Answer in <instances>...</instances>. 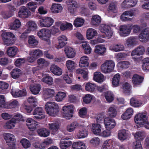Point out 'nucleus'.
Listing matches in <instances>:
<instances>
[{
	"label": "nucleus",
	"mask_w": 149,
	"mask_h": 149,
	"mask_svg": "<svg viewBox=\"0 0 149 149\" xmlns=\"http://www.w3.org/2000/svg\"><path fill=\"white\" fill-rule=\"evenodd\" d=\"M65 65L67 69L70 72L72 71L77 67L76 63L70 60L66 61Z\"/></svg>",
	"instance_id": "obj_35"
},
{
	"label": "nucleus",
	"mask_w": 149,
	"mask_h": 149,
	"mask_svg": "<svg viewBox=\"0 0 149 149\" xmlns=\"http://www.w3.org/2000/svg\"><path fill=\"white\" fill-rule=\"evenodd\" d=\"M94 80L98 83L103 82L104 80V77L100 72H96L94 74Z\"/></svg>",
	"instance_id": "obj_36"
},
{
	"label": "nucleus",
	"mask_w": 149,
	"mask_h": 149,
	"mask_svg": "<svg viewBox=\"0 0 149 149\" xmlns=\"http://www.w3.org/2000/svg\"><path fill=\"white\" fill-rule=\"evenodd\" d=\"M138 43V38L137 36H131L128 38L126 40L127 45L134 46Z\"/></svg>",
	"instance_id": "obj_34"
},
{
	"label": "nucleus",
	"mask_w": 149,
	"mask_h": 149,
	"mask_svg": "<svg viewBox=\"0 0 149 149\" xmlns=\"http://www.w3.org/2000/svg\"><path fill=\"white\" fill-rule=\"evenodd\" d=\"M74 107L72 105H65L62 108L63 115L68 119H70L73 117Z\"/></svg>",
	"instance_id": "obj_4"
},
{
	"label": "nucleus",
	"mask_w": 149,
	"mask_h": 149,
	"mask_svg": "<svg viewBox=\"0 0 149 149\" xmlns=\"http://www.w3.org/2000/svg\"><path fill=\"white\" fill-rule=\"evenodd\" d=\"M54 19L49 17H44L39 20V25L41 27H49L54 22Z\"/></svg>",
	"instance_id": "obj_7"
},
{
	"label": "nucleus",
	"mask_w": 149,
	"mask_h": 149,
	"mask_svg": "<svg viewBox=\"0 0 149 149\" xmlns=\"http://www.w3.org/2000/svg\"><path fill=\"white\" fill-rule=\"evenodd\" d=\"M52 11L54 13H58L62 9V7L60 4H53L51 8Z\"/></svg>",
	"instance_id": "obj_52"
},
{
	"label": "nucleus",
	"mask_w": 149,
	"mask_h": 149,
	"mask_svg": "<svg viewBox=\"0 0 149 149\" xmlns=\"http://www.w3.org/2000/svg\"><path fill=\"white\" fill-rule=\"evenodd\" d=\"M139 40L143 43L149 41V30L146 28L141 31L138 36Z\"/></svg>",
	"instance_id": "obj_9"
},
{
	"label": "nucleus",
	"mask_w": 149,
	"mask_h": 149,
	"mask_svg": "<svg viewBox=\"0 0 149 149\" xmlns=\"http://www.w3.org/2000/svg\"><path fill=\"white\" fill-rule=\"evenodd\" d=\"M73 26L70 23L65 22L61 24L60 28L61 30L64 31L66 30H71L72 29Z\"/></svg>",
	"instance_id": "obj_50"
},
{
	"label": "nucleus",
	"mask_w": 149,
	"mask_h": 149,
	"mask_svg": "<svg viewBox=\"0 0 149 149\" xmlns=\"http://www.w3.org/2000/svg\"><path fill=\"white\" fill-rule=\"evenodd\" d=\"M130 103L131 106L134 107H139L143 104L142 101L134 97L131 99Z\"/></svg>",
	"instance_id": "obj_38"
},
{
	"label": "nucleus",
	"mask_w": 149,
	"mask_h": 149,
	"mask_svg": "<svg viewBox=\"0 0 149 149\" xmlns=\"http://www.w3.org/2000/svg\"><path fill=\"white\" fill-rule=\"evenodd\" d=\"M82 47L85 54H89L91 52L92 49L89 44L85 42L82 45Z\"/></svg>",
	"instance_id": "obj_57"
},
{
	"label": "nucleus",
	"mask_w": 149,
	"mask_h": 149,
	"mask_svg": "<svg viewBox=\"0 0 149 149\" xmlns=\"http://www.w3.org/2000/svg\"><path fill=\"white\" fill-rule=\"evenodd\" d=\"M27 8L31 11L34 12L37 8V3L34 1H31L26 4Z\"/></svg>",
	"instance_id": "obj_64"
},
{
	"label": "nucleus",
	"mask_w": 149,
	"mask_h": 149,
	"mask_svg": "<svg viewBox=\"0 0 149 149\" xmlns=\"http://www.w3.org/2000/svg\"><path fill=\"white\" fill-rule=\"evenodd\" d=\"M79 127V123L76 121H74L67 125V130L68 132H71L74 131L77 128Z\"/></svg>",
	"instance_id": "obj_43"
},
{
	"label": "nucleus",
	"mask_w": 149,
	"mask_h": 149,
	"mask_svg": "<svg viewBox=\"0 0 149 149\" xmlns=\"http://www.w3.org/2000/svg\"><path fill=\"white\" fill-rule=\"evenodd\" d=\"M142 69L145 71H149V58L146 57L143 60Z\"/></svg>",
	"instance_id": "obj_59"
},
{
	"label": "nucleus",
	"mask_w": 149,
	"mask_h": 149,
	"mask_svg": "<svg viewBox=\"0 0 149 149\" xmlns=\"http://www.w3.org/2000/svg\"><path fill=\"white\" fill-rule=\"evenodd\" d=\"M72 147L76 149H86L85 144L82 141H77L74 142L72 144Z\"/></svg>",
	"instance_id": "obj_46"
},
{
	"label": "nucleus",
	"mask_w": 149,
	"mask_h": 149,
	"mask_svg": "<svg viewBox=\"0 0 149 149\" xmlns=\"http://www.w3.org/2000/svg\"><path fill=\"white\" fill-rule=\"evenodd\" d=\"M88 132L85 129H80L76 135L77 138L78 139H83L87 136Z\"/></svg>",
	"instance_id": "obj_42"
},
{
	"label": "nucleus",
	"mask_w": 149,
	"mask_h": 149,
	"mask_svg": "<svg viewBox=\"0 0 149 149\" xmlns=\"http://www.w3.org/2000/svg\"><path fill=\"white\" fill-rule=\"evenodd\" d=\"M101 126L99 124L93 123L92 125L91 131L95 135L99 136L101 131Z\"/></svg>",
	"instance_id": "obj_29"
},
{
	"label": "nucleus",
	"mask_w": 149,
	"mask_h": 149,
	"mask_svg": "<svg viewBox=\"0 0 149 149\" xmlns=\"http://www.w3.org/2000/svg\"><path fill=\"white\" fill-rule=\"evenodd\" d=\"M145 48L142 45H139L133 50L131 53V55L133 56L134 55L140 56L143 54L145 52Z\"/></svg>",
	"instance_id": "obj_16"
},
{
	"label": "nucleus",
	"mask_w": 149,
	"mask_h": 149,
	"mask_svg": "<svg viewBox=\"0 0 149 149\" xmlns=\"http://www.w3.org/2000/svg\"><path fill=\"white\" fill-rule=\"evenodd\" d=\"M66 96L65 92L59 91L58 92L55 96V99L57 102L62 101Z\"/></svg>",
	"instance_id": "obj_54"
},
{
	"label": "nucleus",
	"mask_w": 149,
	"mask_h": 149,
	"mask_svg": "<svg viewBox=\"0 0 149 149\" xmlns=\"http://www.w3.org/2000/svg\"><path fill=\"white\" fill-rule=\"evenodd\" d=\"M58 41V45L56 46L58 49H60L63 47L67 44V41L68 40L67 36L64 35H62L57 38Z\"/></svg>",
	"instance_id": "obj_12"
},
{
	"label": "nucleus",
	"mask_w": 149,
	"mask_h": 149,
	"mask_svg": "<svg viewBox=\"0 0 149 149\" xmlns=\"http://www.w3.org/2000/svg\"><path fill=\"white\" fill-rule=\"evenodd\" d=\"M101 22V18L98 15H95L92 16L91 19V24L93 25H98Z\"/></svg>",
	"instance_id": "obj_55"
},
{
	"label": "nucleus",
	"mask_w": 149,
	"mask_h": 149,
	"mask_svg": "<svg viewBox=\"0 0 149 149\" xmlns=\"http://www.w3.org/2000/svg\"><path fill=\"white\" fill-rule=\"evenodd\" d=\"M130 135L128 131L124 129L121 130L119 132L118 136L120 140L123 141L129 138Z\"/></svg>",
	"instance_id": "obj_17"
},
{
	"label": "nucleus",
	"mask_w": 149,
	"mask_h": 149,
	"mask_svg": "<svg viewBox=\"0 0 149 149\" xmlns=\"http://www.w3.org/2000/svg\"><path fill=\"white\" fill-rule=\"evenodd\" d=\"M26 122L27 126L30 130L33 131L36 129L38 124L35 120L31 118H28L26 119Z\"/></svg>",
	"instance_id": "obj_15"
},
{
	"label": "nucleus",
	"mask_w": 149,
	"mask_h": 149,
	"mask_svg": "<svg viewBox=\"0 0 149 149\" xmlns=\"http://www.w3.org/2000/svg\"><path fill=\"white\" fill-rule=\"evenodd\" d=\"M115 66V63L111 60L105 61L101 66V70L102 72L105 74L110 73L112 72Z\"/></svg>",
	"instance_id": "obj_2"
},
{
	"label": "nucleus",
	"mask_w": 149,
	"mask_h": 149,
	"mask_svg": "<svg viewBox=\"0 0 149 149\" xmlns=\"http://www.w3.org/2000/svg\"><path fill=\"white\" fill-rule=\"evenodd\" d=\"M114 142L112 139L106 140L103 142L101 149H111Z\"/></svg>",
	"instance_id": "obj_27"
},
{
	"label": "nucleus",
	"mask_w": 149,
	"mask_h": 149,
	"mask_svg": "<svg viewBox=\"0 0 149 149\" xmlns=\"http://www.w3.org/2000/svg\"><path fill=\"white\" fill-rule=\"evenodd\" d=\"M104 126L107 130H111L114 128L116 124L114 119L108 117L105 118L104 120Z\"/></svg>",
	"instance_id": "obj_10"
},
{
	"label": "nucleus",
	"mask_w": 149,
	"mask_h": 149,
	"mask_svg": "<svg viewBox=\"0 0 149 149\" xmlns=\"http://www.w3.org/2000/svg\"><path fill=\"white\" fill-rule=\"evenodd\" d=\"M96 30L93 28H89L86 31V38L88 40H91L94 38L97 35Z\"/></svg>",
	"instance_id": "obj_26"
},
{
	"label": "nucleus",
	"mask_w": 149,
	"mask_h": 149,
	"mask_svg": "<svg viewBox=\"0 0 149 149\" xmlns=\"http://www.w3.org/2000/svg\"><path fill=\"white\" fill-rule=\"evenodd\" d=\"M27 27L26 30V33H29L31 31H33L36 29L37 25L36 23L33 21H30L26 24Z\"/></svg>",
	"instance_id": "obj_20"
},
{
	"label": "nucleus",
	"mask_w": 149,
	"mask_h": 149,
	"mask_svg": "<svg viewBox=\"0 0 149 149\" xmlns=\"http://www.w3.org/2000/svg\"><path fill=\"white\" fill-rule=\"evenodd\" d=\"M17 51L18 48L15 46L9 47L7 48L6 53L8 56L13 58L16 55Z\"/></svg>",
	"instance_id": "obj_23"
},
{
	"label": "nucleus",
	"mask_w": 149,
	"mask_h": 149,
	"mask_svg": "<svg viewBox=\"0 0 149 149\" xmlns=\"http://www.w3.org/2000/svg\"><path fill=\"white\" fill-rule=\"evenodd\" d=\"M30 90L32 93L34 95L38 94L41 89V85L38 84L33 82L30 86Z\"/></svg>",
	"instance_id": "obj_13"
},
{
	"label": "nucleus",
	"mask_w": 149,
	"mask_h": 149,
	"mask_svg": "<svg viewBox=\"0 0 149 149\" xmlns=\"http://www.w3.org/2000/svg\"><path fill=\"white\" fill-rule=\"evenodd\" d=\"M11 93L13 96L15 97L25 96L27 93L26 90L24 89L17 90L12 89Z\"/></svg>",
	"instance_id": "obj_18"
},
{
	"label": "nucleus",
	"mask_w": 149,
	"mask_h": 149,
	"mask_svg": "<svg viewBox=\"0 0 149 149\" xmlns=\"http://www.w3.org/2000/svg\"><path fill=\"white\" fill-rule=\"evenodd\" d=\"M148 117L146 115L143 113H140L135 117L134 120L135 123L140 126L142 127L147 121Z\"/></svg>",
	"instance_id": "obj_5"
},
{
	"label": "nucleus",
	"mask_w": 149,
	"mask_h": 149,
	"mask_svg": "<svg viewBox=\"0 0 149 149\" xmlns=\"http://www.w3.org/2000/svg\"><path fill=\"white\" fill-rule=\"evenodd\" d=\"M50 71L54 75L60 76L62 73V69L55 64H52L50 68Z\"/></svg>",
	"instance_id": "obj_25"
},
{
	"label": "nucleus",
	"mask_w": 149,
	"mask_h": 149,
	"mask_svg": "<svg viewBox=\"0 0 149 149\" xmlns=\"http://www.w3.org/2000/svg\"><path fill=\"white\" fill-rule=\"evenodd\" d=\"M28 43L31 46L36 47L38 45V41L33 36H31L29 37Z\"/></svg>",
	"instance_id": "obj_56"
},
{
	"label": "nucleus",
	"mask_w": 149,
	"mask_h": 149,
	"mask_svg": "<svg viewBox=\"0 0 149 149\" xmlns=\"http://www.w3.org/2000/svg\"><path fill=\"white\" fill-rule=\"evenodd\" d=\"M64 51L66 56L69 58H72L75 56V52L72 48L66 47L64 49Z\"/></svg>",
	"instance_id": "obj_24"
},
{
	"label": "nucleus",
	"mask_w": 149,
	"mask_h": 149,
	"mask_svg": "<svg viewBox=\"0 0 149 149\" xmlns=\"http://www.w3.org/2000/svg\"><path fill=\"white\" fill-rule=\"evenodd\" d=\"M48 125L52 134H55L58 133L60 126L58 123L55 122L49 123Z\"/></svg>",
	"instance_id": "obj_19"
},
{
	"label": "nucleus",
	"mask_w": 149,
	"mask_h": 149,
	"mask_svg": "<svg viewBox=\"0 0 149 149\" xmlns=\"http://www.w3.org/2000/svg\"><path fill=\"white\" fill-rule=\"evenodd\" d=\"M120 75L119 73L115 75L112 80V84L113 87H116L119 85Z\"/></svg>",
	"instance_id": "obj_37"
},
{
	"label": "nucleus",
	"mask_w": 149,
	"mask_h": 149,
	"mask_svg": "<svg viewBox=\"0 0 149 149\" xmlns=\"http://www.w3.org/2000/svg\"><path fill=\"white\" fill-rule=\"evenodd\" d=\"M109 49L115 52H118L123 51L124 49V47L123 45L120 44H115L110 46Z\"/></svg>",
	"instance_id": "obj_49"
},
{
	"label": "nucleus",
	"mask_w": 149,
	"mask_h": 149,
	"mask_svg": "<svg viewBox=\"0 0 149 149\" xmlns=\"http://www.w3.org/2000/svg\"><path fill=\"white\" fill-rule=\"evenodd\" d=\"M33 115H35L34 118L37 120L44 118L45 117L43 109L41 107H38L35 109L33 112Z\"/></svg>",
	"instance_id": "obj_11"
},
{
	"label": "nucleus",
	"mask_w": 149,
	"mask_h": 149,
	"mask_svg": "<svg viewBox=\"0 0 149 149\" xmlns=\"http://www.w3.org/2000/svg\"><path fill=\"white\" fill-rule=\"evenodd\" d=\"M133 109L131 108H128L125 112L121 116L122 118L124 120H127L130 118L133 114Z\"/></svg>",
	"instance_id": "obj_32"
},
{
	"label": "nucleus",
	"mask_w": 149,
	"mask_h": 149,
	"mask_svg": "<svg viewBox=\"0 0 149 149\" xmlns=\"http://www.w3.org/2000/svg\"><path fill=\"white\" fill-rule=\"evenodd\" d=\"M37 63L39 66L41 68L48 66L50 63L43 58H40L37 60Z\"/></svg>",
	"instance_id": "obj_51"
},
{
	"label": "nucleus",
	"mask_w": 149,
	"mask_h": 149,
	"mask_svg": "<svg viewBox=\"0 0 149 149\" xmlns=\"http://www.w3.org/2000/svg\"><path fill=\"white\" fill-rule=\"evenodd\" d=\"M94 98V97L92 95L87 94L83 97V101L86 104H89Z\"/></svg>",
	"instance_id": "obj_62"
},
{
	"label": "nucleus",
	"mask_w": 149,
	"mask_h": 149,
	"mask_svg": "<svg viewBox=\"0 0 149 149\" xmlns=\"http://www.w3.org/2000/svg\"><path fill=\"white\" fill-rule=\"evenodd\" d=\"M22 71L18 68L13 69L10 72V74L12 77L14 79L18 78L22 74Z\"/></svg>",
	"instance_id": "obj_44"
},
{
	"label": "nucleus",
	"mask_w": 149,
	"mask_h": 149,
	"mask_svg": "<svg viewBox=\"0 0 149 149\" xmlns=\"http://www.w3.org/2000/svg\"><path fill=\"white\" fill-rule=\"evenodd\" d=\"M21 23L20 20L17 19H15L13 23L10 24V28L12 30H17L20 28Z\"/></svg>",
	"instance_id": "obj_39"
},
{
	"label": "nucleus",
	"mask_w": 149,
	"mask_h": 149,
	"mask_svg": "<svg viewBox=\"0 0 149 149\" xmlns=\"http://www.w3.org/2000/svg\"><path fill=\"white\" fill-rule=\"evenodd\" d=\"M67 3L69 11L70 13H73L74 10L77 7V2L74 0H69L67 1Z\"/></svg>",
	"instance_id": "obj_31"
},
{
	"label": "nucleus",
	"mask_w": 149,
	"mask_h": 149,
	"mask_svg": "<svg viewBox=\"0 0 149 149\" xmlns=\"http://www.w3.org/2000/svg\"><path fill=\"white\" fill-rule=\"evenodd\" d=\"M29 54L30 56H33L36 59L42 56H43V52L41 50L37 49L30 51Z\"/></svg>",
	"instance_id": "obj_45"
},
{
	"label": "nucleus",
	"mask_w": 149,
	"mask_h": 149,
	"mask_svg": "<svg viewBox=\"0 0 149 149\" xmlns=\"http://www.w3.org/2000/svg\"><path fill=\"white\" fill-rule=\"evenodd\" d=\"M147 24L146 23H143L141 25H134L132 26L133 32L134 33H139L143 27L146 26Z\"/></svg>",
	"instance_id": "obj_47"
},
{
	"label": "nucleus",
	"mask_w": 149,
	"mask_h": 149,
	"mask_svg": "<svg viewBox=\"0 0 149 149\" xmlns=\"http://www.w3.org/2000/svg\"><path fill=\"white\" fill-rule=\"evenodd\" d=\"M132 25L130 24L123 25L119 28V33L120 36L126 37L129 35L132 30Z\"/></svg>",
	"instance_id": "obj_6"
},
{
	"label": "nucleus",
	"mask_w": 149,
	"mask_h": 149,
	"mask_svg": "<svg viewBox=\"0 0 149 149\" xmlns=\"http://www.w3.org/2000/svg\"><path fill=\"white\" fill-rule=\"evenodd\" d=\"M37 132L40 136L44 137L48 136L50 134V132L49 131L44 128L38 129Z\"/></svg>",
	"instance_id": "obj_48"
},
{
	"label": "nucleus",
	"mask_w": 149,
	"mask_h": 149,
	"mask_svg": "<svg viewBox=\"0 0 149 149\" xmlns=\"http://www.w3.org/2000/svg\"><path fill=\"white\" fill-rule=\"evenodd\" d=\"M68 138H65L64 139L61 141L60 146L62 149H66L70 146L72 144V142L69 140Z\"/></svg>",
	"instance_id": "obj_30"
},
{
	"label": "nucleus",
	"mask_w": 149,
	"mask_h": 149,
	"mask_svg": "<svg viewBox=\"0 0 149 149\" xmlns=\"http://www.w3.org/2000/svg\"><path fill=\"white\" fill-rule=\"evenodd\" d=\"M105 97L107 101L110 103L113 100L114 96L111 92L109 91L105 93Z\"/></svg>",
	"instance_id": "obj_63"
},
{
	"label": "nucleus",
	"mask_w": 149,
	"mask_h": 149,
	"mask_svg": "<svg viewBox=\"0 0 149 149\" xmlns=\"http://www.w3.org/2000/svg\"><path fill=\"white\" fill-rule=\"evenodd\" d=\"M88 57L86 56L81 57L80 59L79 65L81 68L88 67L89 65Z\"/></svg>",
	"instance_id": "obj_33"
},
{
	"label": "nucleus",
	"mask_w": 149,
	"mask_h": 149,
	"mask_svg": "<svg viewBox=\"0 0 149 149\" xmlns=\"http://www.w3.org/2000/svg\"><path fill=\"white\" fill-rule=\"evenodd\" d=\"M45 108L47 113L51 116H56L59 111V106L55 102H47L45 105Z\"/></svg>",
	"instance_id": "obj_1"
},
{
	"label": "nucleus",
	"mask_w": 149,
	"mask_h": 149,
	"mask_svg": "<svg viewBox=\"0 0 149 149\" xmlns=\"http://www.w3.org/2000/svg\"><path fill=\"white\" fill-rule=\"evenodd\" d=\"M96 88V86L94 83L88 82L86 84L85 89L88 92L92 93L95 91Z\"/></svg>",
	"instance_id": "obj_41"
},
{
	"label": "nucleus",
	"mask_w": 149,
	"mask_h": 149,
	"mask_svg": "<svg viewBox=\"0 0 149 149\" xmlns=\"http://www.w3.org/2000/svg\"><path fill=\"white\" fill-rule=\"evenodd\" d=\"M4 139L7 143H12L15 139V136L12 134L6 133L4 135Z\"/></svg>",
	"instance_id": "obj_60"
},
{
	"label": "nucleus",
	"mask_w": 149,
	"mask_h": 149,
	"mask_svg": "<svg viewBox=\"0 0 149 149\" xmlns=\"http://www.w3.org/2000/svg\"><path fill=\"white\" fill-rule=\"evenodd\" d=\"M137 0H125L121 4V7L128 8L134 6L137 3Z\"/></svg>",
	"instance_id": "obj_22"
},
{
	"label": "nucleus",
	"mask_w": 149,
	"mask_h": 149,
	"mask_svg": "<svg viewBox=\"0 0 149 149\" xmlns=\"http://www.w3.org/2000/svg\"><path fill=\"white\" fill-rule=\"evenodd\" d=\"M107 49L105 46L103 45H98L95 46L94 49L95 52L100 56L104 55L106 52Z\"/></svg>",
	"instance_id": "obj_14"
},
{
	"label": "nucleus",
	"mask_w": 149,
	"mask_h": 149,
	"mask_svg": "<svg viewBox=\"0 0 149 149\" xmlns=\"http://www.w3.org/2000/svg\"><path fill=\"white\" fill-rule=\"evenodd\" d=\"M143 78L137 74H134L132 77V82L134 86L140 85L142 82Z\"/></svg>",
	"instance_id": "obj_28"
},
{
	"label": "nucleus",
	"mask_w": 149,
	"mask_h": 149,
	"mask_svg": "<svg viewBox=\"0 0 149 149\" xmlns=\"http://www.w3.org/2000/svg\"><path fill=\"white\" fill-rule=\"evenodd\" d=\"M14 118H11L10 120L7 122L4 125L6 128L11 129L14 128L16 124V121L13 120Z\"/></svg>",
	"instance_id": "obj_61"
},
{
	"label": "nucleus",
	"mask_w": 149,
	"mask_h": 149,
	"mask_svg": "<svg viewBox=\"0 0 149 149\" xmlns=\"http://www.w3.org/2000/svg\"><path fill=\"white\" fill-rule=\"evenodd\" d=\"M135 139L137 141L142 140L145 136V133L143 132L138 131L134 135Z\"/></svg>",
	"instance_id": "obj_53"
},
{
	"label": "nucleus",
	"mask_w": 149,
	"mask_h": 149,
	"mask_svg": "<svg viewBox=\"0 0 149 149\" xmlns=\"http://www.w3.org/2000/svg\"><path fill=\"white\" fill-rule=\"evenodd\" d=\"M55 92L52 89L45 88L43 91V97L44 100L51 97L54 95Z\"/></svg>",
	"instance_id": "obj_21"
},
{
	"label": "nucleus",
	"mask_w": 149,
	"mask_h": 149,
	"mask_svg": "<svg viewBox=\"0 0 149 149\" xmlns=\"http://www.w3.org/2000/svg\"><path fill=\"white\" fill-rule=\"evenodd\" d=\"M84 20L82 18L77 17L74 20L73 24L76 27H80L83 26L84 23Z\"/></svg>",
	"instance_id": "obj_58"
},
{
	"label": "nucleus",
	"mask_w": 149,
	"mask_h": 149,
	"mask_svg": "<svg viewBox=\"0 0 149 149\" xmlns=\"http://www.w3.org/2000/svg\"><path fill=\"white\" fill-rule=\"evenodd\" d=\"M108 115L112 118L115 117L117 115V111L116 107L114 105L111 106L108 109Z\"/></svg>",
	"instance_id": "obj_40"
},
{
	"label": "nucleus",
	"mask_w": 149,
	"mask_h": 149,
	"mask_svg": "<svg viewBox=\"0 0 149 149\" xmlns=\"http://www.w3.org/2000/svg\"><path fill=\"white\" fill-rule=\"evenodd\" d=\"M31 13L29 9L25 6L20 7L18 13V16L23 18H27L31 15Z\"/></svg>",
	"instance_id": "obj_8"
},
{
	"label": "nucleus",
	"mask_w": 149,
	"mask_h": 149,
	"mask_svg": "<svg viewBox=\"0 0 149 149\" xmlns=\"http://www.w3.org/2000/svg\"><path fill=\"white\" fill-rule=\"evenodd\" d=\"M37 34L41 39L45 41L47 44H50L51 43L50 39L51 37V33L48 29H41L38 32Z\"/></svg>",
	"instance_id": "obj_3"
}]
</instances>
